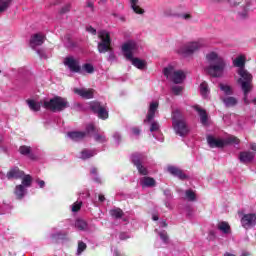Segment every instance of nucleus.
<instances>
[{
    "instance_id": "1",
    "label": "nucleus",
    "mask_w": 256,
    "mask_h": 256,
    "mask_svg": "<svg viewBox=\"0 0 256 256\" xmlns=\"http://www.w3.org/2000/svg\"><path fill=\"white\" fill-rule=\"evenodd\" d=\"M206 60L209 63V66L204 68L207 75L214 78L222 77L225 67H227L225 59L220 57L216 52H210L206 55Z\"/></svg>"
},
{
    "instance_id": "2",
    "label": "nucleus",
    "mask_w": 256,
    "mask_h": 256,
    "mask_svg": "<svg viewBox=\"0 0 256 256\" xmlns=\"http://www.w3.org/2000/svg\"><path fill=\"white\" fill-rule=\"evenodd\" d=\"M98 52L99 53H110L109 59H115V53H113V46H111V34L105 30H101L98 32Z\"/></svg>"
},
{
    "instance_id": "3",
    "label": "nucleus",
    "mask_w": 256,
    "mask_h": 256,
    "mask_svg": "<svg viewBox=\"0 0 256 256\" xmlns=\"http://www.w3.org/2000/svg\"><path fill=\"white\" fill-rule=\"evenodd\" d=\"M122 51L124 53L125 58L128 61H131L132 65L137 69L143 70L147 67V62L145 60H141L139 58H133V51H135V43L127 42L122 45Z\"/></svg>"
},
{
    "instance_id": "4",
    "label": "nucleus",
    "mask_w": 256,
    "mask_h": 256,
    "mask_svg": "<svg viewBox=\"0 0 256 256\" xmlns=\"http://www.w3.org/2000/svg\"><path fill=\"white\" fill-rule=\"evenodd\" d=\"M44 109L52 111L53 113L65 111L69 107V101L66 98L55 96L50 100H44L43 102Z\"/></svg>"
},
{
    "instance_id": "5",
    "label": "nucleus",
    "mask_w": 256,
    "mask_h": 256,
    "mask_svg": "<svg viewBox=\"0 0 256 256\" xmlns=\"http://www.w3.org/2000/svg\"><path fill=\"white\" fill-rule=\"evenodd\" d=\"M163 73L167 79L173 81L175 85H179L185 81V72L182 70H176L173 66L164 68Z\"/></svg>"
},
{
    "instance_id": "6",
    "label": "nucleus",
    "mask_w": 256,
    "mask_h": 256,
    "mask_svg": "<svg viewBox=\"0 0 256 256\" xmlns=\"http://www.w3.org/2000/svg\"><path fill=\"white\" fill-rule=\"evenodd\" d=\"M238 75L240 78L237 80V83L241 86V89L247 91V89H253V75L245 68L238 70Z\"/></svg>"
},
{
    "instance_id": "7",
    "label": "nucleus",
    "mask_w": 256,
    "mask_h": 256,
    "mask_svg": "<svg viewBox=\"0 0 256 256\" xmlns=\"http://www.w3.org/2000/svg\"><path fill=\"white\" fill-rule=\"evenodd\" d=\"M90 109L98 115L99 119H102L105 121V119H109V111H107V108L103 105H101V102L93 101L90 103Z\"/></svg>"
},
{
    "instance_id": "8",
    "label": "nucleus",
    "mask_w": 256,
    "mask_h": 256,
    "mask_svg": "<svg viewBox=\"0 0 256 256\" xmlns=\"http://www.w3.org/2000/svg\"><path fill=\"white\" fill-rule=\"evenodd\" d=\"M65 67L71 71V73H81V64L78 59L73 56H68L64 59Z\"/></svg>"
},
{
    "instance_id": "9",
    "label": "nucleus",
    "mask_w": 256,
    "mask_h": 256,
    "mask_svg": "<svg viewBox=\"0 0 256 256\" xmlns=\"http://www.w3.org/2000/svg\"><path fill=\"white\" fill-rule=\"evenodd\" d=\"M199 49H201V44H199V42H190L181 47L178 50V53L187 57L189 55H193V53H195V51H199Z\"/></svg>"
},
{
    "instance_id": "10",
    "label": "nucleus",
    "mask_w": 256,
    "mask_h": 256,
    "mask_svg": "<svg viewBox=\"0 0 256 256\" xmlns=\"http://www.w3.org/2000/svg\"><path fill=\"white\" fill-rule=\"evenodd\" d=\"M241 225L244 229H252L256 225V214L248 213L244 214L241 218Z\"/></svg>"
},
{
    "instance_id": "11",
    "label": "nucleus",
    "mask_w": 256,
    "mask_h": 256,
    "mask_svg": "<svg viewBox=\"0 0 256 256\" xmlns=\"http://www.w3.org/2000/svg\"><path fill=\"white\" fill-rule=\"evenodd\" d=\"M23 177H25V172L23 170H20V168L17 166L10 168L6 173V178L8 179V181H17L19 179H23Z\"/></svg>"
},
{
    "instance_id": "12",
    "label": "nucleus",
    "mask_w": 256,
    "mask_h": 256,
    "mask_svg": "<svg viewBox=\"0 0 256 256\" xmlns=\"http://www.w3.org/2000/svg\"><path fill=\"white\" fill-rule=\"evenodd\" d=\"M176 135H180V137H185L189 133V128L187 127V122L182 120L180 122H173L172 123Z\"/></svg>"
},
{
    "instance_id": "13",
    "label": "nucleus",
    "mask_w": 256,
    "mask_h": 256,
    "mask_svg": "<svg viewBox=\"0 0 256 256\" xmlns=\"http://www.w3.org/2000/svg\"><path fill=\"white\" fill-rule=\"evenodd\" d=\"M47 37L41 33L33 34L30 38V46L32 49H35V47H41L43 43H45V40Z\"/></svg>"
},
{
    "instance_id": "14",
    "label": "nucleus",
    "mask_w": 256,
    "mask_h": 256,
    "mask_svg": "<svg viewBox=\"0 0 256 256\" xmlns=\"http://www.w3.org/2000/svg\"><path fill=\"white\" fill-rule=\"evenodd\" d=\"M157 109H159V102L150 103L144 123H151L153 119H155V113H157Z\"/></svg>"
},
{
    "instance_id": "15",
    "label": "nucleus",
    "mask_w": 256,
    "mask_h": 256,
    "mask_svg": "<svg viewBox=\"0 0 256 256\" xmlns=\"http://www.w3.org/2000/svg\"><path fill=\"white\" fill-rule=\"evenodd\" d=\"M168 172L170 175H173V177H177L180 179V181H185L186 179H189V176L183 172L180 168H177L175 166H168Z\"/></svg>"
},
{
    "instance_id": "16",
    "label": "nucleus",
    "mask_w": 256,
    "mask_h": 256,
    "mask_svg": "<svg viewBox=\"0 0 256 256\" xmlns=\"http://www.w3.org/2000/svg\"><path fill=\"white\" fill-rule=\"evenodd\" d=\"M74 93H76V95H79L80 97H82V99H93L94 95H95V90L94 89H79L76 88L74 89Z\"/></svg>"
},
{
    "instance_id": "17",
    "label": "nucleus",
    "mask_w": 256,
    "mask_h": 256,
    "mask_svg": "<svg viewBox=\"0 0 256 256\" xmlns=\"http://www.w3.org/2000/svg\"><path fill=\"white\" fill-rule=\"evenodd\" d=\"M239 159L241 163H244V165L252 163L255 159V152H251V151L240 152Z\"/></svg>"
},
{
    "instance_id": "18",
    "label": "nucleus",
    "mask_w": 256,
    "mask_h": 256,
    "mask_svg": "<svg viewBox=\"0 0 256 256\" xmlns=\"http://www.w3.org/2000/svg\"><path fill=\"white\" fill-rule=\"evenodd\" d=\"M207 142L211 149H215V147H217L218 149H223V147H225V142L223 140L217 139L213 136H208Z\"/></svg>"
},
{
    "instance_id": "19",
    "label": "nucleus",
    "mask_w": 256,
    "mask_h": 256,
    "mask_svg": "<svg viewBox=\"0 0 256 256\" xmlns=\"http://www.w3.org/2000/svg\"><path fill=\"white\" fill-rule=\"evenodd\" d=\"M194 109L195 111H197L202 125H207V121H209V116L207 115V111L199 106H194Z\"/></svg>"
},
{
    "instance_id": "20",
    "label": "nucleus",
    "mask_w": 256,
    "mask_h": 256,
    "mask_svg": "<svg viewBox=\"0 0 256 256\" xmlns=\"http://www.w3.org/2000/svg\"><path fill=\"white\" fill-rule=\"evenodd\" d=\"M68 137H70L72 141H82V139H85V137H87V132H83V131L68 132Z\"/></svg>"
},
{
    "instance_id": "21",
    "label": "nucleus",
    "mask_w": 256,
    "mask_h": 256,
    "mask_svg": "<svg viewBox=\"0 0 256 256\" xmlns=\"http://www.w3.org/2000/svg\"><path fill=\"white\" fill-rule=\"evenodd\" d=\"M140 185L142 187H155L157 185V181H155V178L145 176L140 180Z\"/></svg>"
},
{
    "instance_id": "22",
    "label": "nucleus",
    "mask_w": 256,
    "mask_h": 256,
    "mask_svg": "<svg viewBox=\"0 0 256 256\" xmlns=\"http://www.w3.org/2000/svg\"><path fill=\"white\" fill-rule=\"evenodd\" d=\"M229 3L233 7H239V5H242L243 9H249V7H251V0H229Z\"/></svg>"
},
{
    "instance_id": "23",
    "label": "nucleus",
    "mask_w": 256,
    "mask_h": 256,
    "mask_svg": "<svg viewBox=\"0 0 256 256\" xmlns=\"http://www.w3.org/2000/svg\"><path fill=\"white\" fill-rule=\"evenodd\" d=\"M26 189L23 185L19 184L16 185L14 188V195L16 196V199H23V197H25V193H26Z\"/></svg>"
},
{
    "instance_id": "24",
    "label": "nucleus",
    "mask_w": 256,
    "mask_h": 256,
    "mask_svg": "<svg viewBox=\"0 0 256 256\" xmlns=\"http://www.w3.org/2000/svg\"><path fill=\"white\" fill-rule=\"evenodd\" d=\"M222 102L224 103L225 107H235L237 105L238 100L233 96L223 97Z\"/></svg>"
},
{
    "instance_id": "25",
    "label": "nucleus",
    "mask_w": 256,
    "mask_h": 256,
    "mask_svg": "<svg viewBox=\"0 0 256 256\" xmlns=\"http://www.w3.org/2000/svg\"><path fill=\"white\" fill-rule=\"evenodd\" d=\"M247 61V58L244 55L238 56L233 61L234 67H239V69H245V62Z\"/></svg>"
},
{
    "instance_id": "26",
    "label": "nucleus",
    "mask_w": 256,
    "mask_h": 256,
    "mask_svg": "<svg viewBox=\"0 0 256 256\" xmlns=\"http://www.w3.org/2000/svg\"><path fill=\"white\" fill-rule=\"evenodd\" d=\"M139 0H130L131 9L136 13L137 15H143L145 13V10L141 8L139 5Z\"/></svg>"
},
{
    "instance_id": "27",
    "label": "nucleus",
    "mask_w": 256,
    "mask_h": 256,
    "mask_svg": "<svg viewBox=\"0 0 256 256\" xmlns=\"http://www.w3.org/2000/svg\"><path fill=\"white\" fill-rule=\"evenodd\" d=\"M218 229L219 231H222V233H224L225 235H229V233H231V226L226 221L220 222L218 224Z\"/></svg>"
},
{
    "instance_id": "28",
    "label": "nucleus",
    "mask_w": 256,
    "mask_h": 256,
    "mask_svg": "<svg viewBox=\"0 0 256 256\" xmlns=\"http://www.w3.org/2000/svg\"><path fill=\"white\" fill-rule=\"evenodd\" d=\"M22 180V186H24V188H27V187H31L32 183H33V177H31V175L27 174L21 178Z\"/></svg>"
},
{
    "instance_id": "29",
    "label": "nucleus",
    "mask_w": 256,
    "mask_h": 256,
    "mask_svg": "<svg viewBox=\"0 0 256 256\" xmlns=\"http://www.w3.org/2000/svg\"><path fill=\"white\" fill-rule=\"evenodd\" d=\"M110 215L114 219H121L123 217V215H125V213L123 212V210L121 208H115V209L110 210Z\"/></svg>"
},
{
    "instance_id": "30",
    "label": "nucleus",
    "mask_w": 256,
    "mask_h": 256,
    "mask_svg": "<svg viewBox=\"0 0 256 256\" xmlns=\"http://www.w3.org/2000/svg\"><path fill=\"white\" fill-rule=\"evenodd\" d=\"M172 121L173 123H179L181 121H185V118H183V114L179 110H175L172 113Z\"/></svg>"
},
{
    "instance_id": "31",
    "label": "nucleus",
    "mask_w": 256,
    "mask_h": 256,
    "mask_svg": "<svg viewBox=\"0 0 256 256\" xmlns=\"http://www.w3.org/2000/svg\"><path fill=\"white\" fill-rule=\"evenodd\" d=\"M27 105L31 111H41V104L35 102V100H27Z\"/></svg>"
},
{
    "instance_id": "32",
    "label": "nucleus",
    "mask_w": 256,
    "mask_h": 256,
    "mask_svg": "<svg viewBox=\"0 0 256 256\" xmlns=\"http://www.w3.org/2000/svg\"><path fill=\"white\" fill-rule=\"evenodd\" d=\"M219 88L223 91L224 95H233V88L231 86L220 83Z\"/></svg>"
},
{
    "instance_id": "33",
    "label": "nucleus",
    "mask_w": 256,
    "mask_h": 256,
    "mask_svg": "<svg viewBox=\"0 0 256 256\" xmlns=\"http://www.w3.org/2000/svg\"><path fill=\"white\" fill-rule=\"evenodd\" d=\"M141 161H143V154L135 153L132 155V163L135 165V167L140 165Z\"/></svg>"
},
{
    "instance_id": "34",
    "label": "nucleus",
    "mask_w": 256,
    "mask_h": 256,
    "mask_svg": "<svg viewBox=\"0 0 256 256\" xmlns=\"http://www.w3.org/2000/svg\"><path fill=\"white\" fill-rule=\"evenodd\" d=\"M200 93L202 97H207V95L209 94V85L207 84V82H202L200 84Z\"/></svg>"
},
{
    "instance_id": "35",
    "label": "nucleus",
    "mask_w": 256,
    "mask_h": 256,
    "mask_svg": "<svg viewBox=\"0 0 256 256\" xmlns=\"http://www.w3.org/2000/svg\"><path fill=\"white\" fill-rule=\"evenodd\" d=\"M75 227L79 229V231H85L87 229V222L85 220L78 219L75 222Z\"/></svg>"
},
{
    "instance_id": "36",
    "label": "nucleus",
    "mask_w": 256,
    "mask_h": 256,
    "mask_svg": "<svg viewBox=\"0 0 256 256\" xmlns=\"http://www.w3.org/2000/svg\"><path fill=\"white\" fill-rule=\"evenodd\" d=\"M52 239H54V241H60V240L67 239V233L57 232V233L52 235Z\"/></svg>"
},
{
    "instance_id": "37",
    "label": "nucleus",
    "mask_w": 256,
    "mask_h": 256,
    "mask_svg": "<svg viewBox=\"0 0 256 256\" xmlns=\"http://www.w3.org/2000/svg\"><path fill=\"white\" fill-rule=\"evenodd\" d=\"M11 6V0H6L4 2H0V13H5L7 9Z\"/></svg>"
},
{
    "instance_id": "38",
    "label": "nucleus",
    "mask_w": 256,
    "mask_h": 256,
    "mask_svg": "<svg viewBox=\"0 0 256 256\" xmlns=\"http://www.w3.org/2000/svg\"><path fill=\"white\" fill-rule=\"evenodd\" d=\"M185 195L188 201H197V195H195V192L193 190H186Z\"/></svg>"
},
{
    "instance_id": "39",
    "label": "nucleus",
    "mask_w": 256,
    "mask_h": 256,
    "mask_svg": "<svg viewBox=\"0 0 256 256\" xmlns=\"http://www.w3.org/2000/svg\"><path fill=\"white\" fill-rule=\"evenodd\" d=\"M93 155H95V153H93V151L85 149L81 152V159H84V160L91 159V157H93Z\"/></svg>"
},
{
    "instance_id": "40",
    "label": "nucleus",
    "mask_w": 256,
    "mask_h": 256,
    "mask_svg": "<svg viewBox=\"0 0 256 256\" xmlns=\"http://www.w3.org/2000/svg\"><path fill=\"white\" fill-rule=\"evenodd\" d=\"M94 140L96 141V143H107V137L99 133L94 134Z\"/></svg>"
},
{
    "instance_id": "41",
    "label": "nucleus",
    "mask_w": 256,
    "mask_h": 256,
    "mask_svg": "<svg viewBox=\"0 0 256 256\" xmlns=\"http://www.w3.org/2000/svg\"><path fill=\"white\" fill-rule=\"evenodd\" d=\"M136 168H137V170H138V172H139L140 175H144V176L149 175V170H147V169L145 168V166H143L142 163L138 164V165L136 166Z\"/></svg>"
},
{
    "instance_id": "42",
    "label": "nucleus",
    "mask_w": 256,
    "mask_h": 256,
    "mask_svg": "<svg viewBox=\"0 0 256 256\" xmlns=\"http://www.w3.org/2000/svg\"><path fill=\"white\" fill-rule=\"evenodd\" d=\"M19 153L21 155H30L31 154V147L30 146H20Z\"/></svg>"
},
{
    "instance_id": "43",
    "label": "nucleus",
    "mask_w": 256,
    "mask_h": 256,
    "mask_svg": "<svg viewBox=\"0 0 256 256\" xmlns=\"http://www.w3.org/2000/svg\"><path fill=\"white\" fill-rule=\"evenodd\" d=\"M86 249H87V244L83 241H79L78 248H77V254L81 255V253H83V251H85Z\"/></svg>"
},
{
    "instance_id": "44",
    "label": "nucleus",
    "mask_w": 256,
    "mask_h": 256,
    "mask_svg": "<svg viewBox=\"0 0 256 256\" xmlns=\"http://www.w3.org/2000/svg\"><path fill=\"white\" fill-rule=\"evenodd\" d=\"M82 69L86 71V73H94L95 72V67H93V64L86 63L82 66Z\"/></svg>"
},
{
    "instance_id": "45",
    "label": "nucleus",
    "mask_w": 256,
    "mask_h": 256,
    "mask_svg": "<svg viewBox=\"0 0 256 256\" xmlns=\"http://www.w3.org/2000/svg\"><path fill=\"white\" fill-rule=\"evenodd\" d=\"M251 89L252 88H247L246 90L242 89L243 94H244V103H245V105H250L251 104V101H249V99L247 98L249 93L251 92Z\"/></svg>"
},
{
    "instance_id": "46",
    "label": "nucleus",
    "mask_w": 256,
    "mask_h": 256,
    "mask_svg": "<svg viewBox=\"0 0 256 256\" xmlns=\"http://www.w3.org/2000/svg\"><path fill=\"white\" fill-rule=\"evenodd\" d=\"M82 205H83V202H75V203L72 205V212H73V213H78V211H81Z\"/></svg>"
},
{
    "instance_id": "47",
    "label": "nucleus",
    "mask_w": 256,
    "mask_h": 256,
    "mask_svg": "<svg viewBox=\"0 0 256 256\" xmlns=\"http://www.w3.org/2000/svg\"><path fill=\"white\" fill-rule=\"evenodd\" d=\"M159 237L164 243H167L169 241V235L167 234V231L159 232Z\"/></svg>"
},
{
    "instance_id": "48",
    "label": "nucleus",
    "mask_w": 256,
    "mask_h": 256,
    "mask_svg": "<svg viewBox=\"0 0 256 256\" xmlns=\"http://www.w3.org/2000/svg\"><path fill=\"white\" fill-rule=\"evenodd\" d=\"M69 11H71V4H66L60 9L59 13L60 15H65V13H69Z\"/></svg>"
},
{
    "instance_id": "49",
    "label": "nucleus",
    "mask_w": 256,
    "mask_h": 256,
    "mask_svg": "<svg viewBox=\"0 0 256 256\" xmlns=\"http://www.w3.org/2000/svg\"><path fill=\"white\" fill-rule=\"evenodd\" d=\"M90 133H95V125L93 124H88L86 126V135H89Z\"/></svg>"
},
{
    "instance_id": "50",
    "label": "nucleus",
    "mask_w": 256,
    "mask_h": 256,
    "mask_svg": "<svg viewBox=\"0 0 256 256\" xmlns=\"http://www.w3.org/2000/svg\"><path fill=\"white\" fill-rule=\"evenodd\" d=\"M151 133H154V131H159V123L152 122L150 126Z\"/></svg>"
},
{
    "instance_id": "51",
    "label": "nucleus",
    "mask_w": 256,
    "mask_h": 256,
    "mask_svg": "<svg viewBox=\"0 0 256 256\" xmlns=\"http://www.w3.org/2000/svg\"><path fill=\"white\" fill-rule=\"evenodd\" d=\"M172 91L174 95H180L181 91H183V88L181 86H173Z\"/></svg>"
},
{
    "instance_id": "52",
    "label": "nucleus",
    "mask_w": 256,
    "mask_h": 256,
    "mask_svg": "<svg viewBox=\"0 0 256 256\" xmlns=\"http://www.w3.org/2000/svg\"><path fill=\"white\" fill-rule=\"evenodd\" d=\"M86 31H88V33H91V35H97V30L93 28V26L87 27Z\"/></svg>"
},
{
    "instance_id": "53",
    "label": "nucleus",
    "mask_w": 256,
    "mask_h": 256,
    "mask_svg": "<svg viewBox=\"0 0 256 256\" xmlns=\"http://www.w3.org/2000/svg\"><path fill=\"white\" fill-rule=\"evenodd\" d=\"M224 256H236V255L231 254V253H226ZM241 256H253V255H251V253H249L247 251H244V252H242Z\"/></svg>"
},
{
    "instance_id": "54",
    "label": "nucleus",
    "mask_w": 256,
    "mask_h": 256,
    "mask_svg": "<svg viewBox=\"0 0 256 256\" xmlns=\"http://www.w3.org/2000/svg\"><path fill=\"white\" fill-rule=\"evenodd\" d=\"M119 239H120L121 241H125L126 239H129V236H127L126 233L121 232V233L119 234Z\"/></svg>"
},
{
    "instance_id": "55",
    "label": "nucleus",
    "mask_w": 256,
    "mask_h": 256,
    "mask_svg": "<svg viewBox=\"0 0 256 256\" xmlns=\"http://www.w3.org/2000/svg\"><path fill=\"white\" fill-rule=\"evenodd\" d=\"M230 143H235L236 145H239L240 140H239V138L233 136L230 138Z\"/></svg>"
},
{
    "instance_id": "56",
    "label": "nucleus",
    "mask_w": 256,
    "mask_h": 256,
    "mask_svg": "<svg viewBox=\"0 0 256 256\" xmlns=\"http://www.w3.org/2000/svg\"><path fill=\"white\" fill-rule=\"evenodd\" d=\"M87 7H89L92 11L95 10V4L93 2H91V1L87 2Z\"/></svg>"
},
{
    "instance_id": "57",
    "label": "nucleus",
    "mask_w": 256,
    "mask_h": 256,
    "mask_svg": "<svg viewBox=\"0 0 256 256\" xmlns=\"http://www.w3.org/2000/svg\"><path fill=\"white\" fill-rule=\"evenodd\" d=\"M132 133L134 135H140L141 134V130L139 128H132Z\"/></svg>"
},
{
    "instance_id": "58",
    "label": "nucleus",
    "mask_w": 256,
    "mask_h": 256,
    "mask_svg": "<svg viewBox=\"0 0 256 256\" xmlns=\"http://www.w3.org/2000/svg\"><path fill=\"white\" fill-rule=\"evenodd\" d=\"M249 9H244V13L239 14L242 19H247V11Z\"/></svg>"
},
{
    "instance_id": "59",
    "label": "nucleus",
    "mask_w": 256,
    "mask_h": 256,
    "mask_svg": "<svg viewBox=\"0 0 256 256\" xmlns=\"http://www.w3.org/2000/svg\"><path fill=\"white\" fill-rule=\"evenodd\" d=\"M113 137L118 141V143L121 141V135L119 133H115Z\"/></svg>"
},
{
    "instance_id": "60",
    "label": "nucleus",
    "mask_w": 256,
    "mask_h": 256,
    "mask_svg": "<svg viewBox=\"0 0 256 256\" xmlns=\"http://www.w3.org/2000/svg\"><path fill=\"white\" fill-rule=\"evenodd\" d=\"M98 200L100 201V203H103L105 201V195L99 194Z\"/></svg>"
},
{
    "instance_id": "61",
    "label": "nucleus",
    "mask_w": 256,
    "mask_h": 256,
    "mask_svg": "<svg viewBox=\"0 0 256 256\" xmlns=\"http://www.w3.org/2000/svg\"><path fill=\"white\" fill-rule=\"evenodd\" d=\"M38 185H39L40 189H43V187H45V181H43V180L38 181Z\"/></svg>"
},
{
    "instance_id": "62",
    "label": "nucleus",
    "mask_w": 256,
    "mask_h": 256,
    "mask_svg": "<svg viewBox=\"0 0 256 256\" xmlns=\"http://www.w3.org/2000/svg\"><path fill=\"white\" fill-rule=\"evenodd\" d=\"M182 18H183V19H186V20H187V19H191V14H183V15H182Z\"/></svg>"
},
{
    "instance_id": "63",
    "label": "nucleus",
    "mask_w": 256,
    "mask_h": 256,
    "mask_svg": "<svg viewBox=\"0 0 256 256\" xmlns=\"http://www.w3.org/2000/svg\"><path fill=\"white\" fill-rule=\"evenodd\" d=\"M90 173L91 175H97V168H92Z\"/></svg>"
},
{
    "instance_id": "64",
    "label": "nucleus",
    "mask_w": 256,
    "mask_h": 256,
    "mask_svg": "<svg viewBox=\"0 0 256 256\" xmlns=\"http://www.w3.org/2000/svg\"><path fill=\"white\" fill-rule=\"evenodd\" d=\"M250 149L252 151H256V144L255 143L250 144Z\"/></svg>"
}]
</instances>
